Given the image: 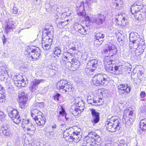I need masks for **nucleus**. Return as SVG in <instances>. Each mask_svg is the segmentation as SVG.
Returning a JSON list of instances; mask_svg holds the SVG:
<instances>
[{
	"mask_svg": "<svg viewBox=\"0 0 146 146\" xmlns=\"http://www.w3.org/2000/svg\"><path fill=\"white\" fill-rule=\"evenodd\" d=\"M117 49L115 46L113 44L109 43L107 48L102 50V53L106 58L104 59V68L108 72L113 74L118 75L122 73V69L120 66H116L114 64Z\"/></svg>",
	"mask_w": 146,
	"mask_h": 146,
	"instance_id": "obj_1",
	"label": "nucleus"
},
{
	"mask_svg": "<svg viewBox=\"0 0 146 146\" xmlns=\"http://www.w3.org/2000/svg\"><path fill=\"white\" fill-rule=\"evenodd\" d=\"M120 121L119 118L117 116H113L110 118H108L106 124L107 129L112 132L119 130L121 127Z\"/></svg>",
	"mask_w": 146,
	"mask_h": 146,
	"instance_id": "obj_2",
	"label": "nucleus"
},
{
	"mask_svg": "<svg viewBox=\"0 0 146 146\" xmlns=\"http://www.w3.org/2000/svg\"><path fill=\"white\" fill-rule=\"evenodd\" d=\"M56 88L60 92L64 93L70 94L72 93L74 88L71 84L65 80H61L58 82L56 85Z\"/></svg>",
	"mask_w": 146,
	"mask_h": 146,
	"instance_id": "obj_3",
	"label": "nucleus"
},
{
	"mask_svg": "<svg viewBox=\"0 0 146 146\" xmlns=\"http://www.w3.org/2000/svg\"><path fill=\"white\" fill-rule=\"evenodd\" d=\"M110 78L106 74H98L93 78V84L95 86H100L103 85L105 86L109 83Z\"/></svg>",
	"mask_w": 146,
	"mask_h": 146,
	"instance_id": "obj_4",
	"label": "nucleus"
},
{
	"mask_svg": "<svg viewBox=\"0 0 146 146\" xmlns=\"http://www.w3.org/2000/svg\"><path fill=\"white\" fill-rule=\"evenodd\" d=\"M40 53V50L38 47L34 48L29 47L25 52V55L31 61L36 60L39 58Z\"/></svg>",
	"mask_w": 146,
	"mask_h": 146,
	"instance_id": "obj_5",
	"label": "nucleus"
},
{
	"mask_svg": "<svg viewBox=\"0 0 146 146\" xmlns=\"http://www.w3.org/2000/svg\"><path fill=\"white\" fill-rule=\"evenodd\" d=\"M135 117V114L131 109H126L124 111L122 121L126 126H131L133 123Z\"/></svg>",
	"mask_w": 146,
	"mask_h": 146,
	"instance_id": "obj_6",
	"label": "nucleus"
},
{
	"mask_svg": "<svg viewBox=\"0 0 146 146\" xmlns=\"http://www.w3.org/2000/svg\"><path fill=\"white\" fill-rule=\"evenodd\" d=\"M141 8L138 5L135 4L133 5L131 8L132 14L134 15L135 18L137 20H142L146 17L145 14L140 11Z\"/></svg>",
	"mask_w": 146,
	"mask_h": 146,
	"instance_id": "obj_7",
	"label": "nucleus"
},
{
	"mask_svg": "<svg viewBox=\"0 0 146 146\" xmlns=\"http://www.w3.org/2000/svg\"><path fill=\"white\" fill-rule=\"evenodd\" d=\"M8 115L14 123L18 124L21 122V118L17 110L11 108L9 112Z\"/></svg>",
	"mask_w": 146,
	"mask_h": 146,
	"instance_id": "obj_8",
	"label": "nucleus"
},
{
	"mask_svg": "<svg viewBox=\"0 0 146 146\" xmlns=\"http://www.w3.org/2000/svg\"><path fill=\"white\" fill-rule=\"evenodd\" d=\"M13 134V132L10 127L4 125H0V135H1L11 137Z\"/></svg>",
	"mask_w": 146,
	"mask_h": 146,
	"instance_id": "obj_9",
	"label": "nucleus"
},
{
	"mask_svg": "<svg viewBox=\"0 0 146 146\" xmlns=\"http://www.w3.org/2000/svg\"><path fill=\"white\" fill-rule=\"evenodd\" d=\"M87 102L88 103L94 106H100L102 105L103 103L104 100L102 98H100L97 100L94 97V95L92 96H88L87 98Z\"/></svg>",
	"mask_w": 146,
	"mask_h": 146,
	"instance_id": "obj_10",
	"label": "nucleus"
},
{
	"mask_svg": "<svg viewBox=\"0 0 146 146\" xmlns=\"http://www.w3.org/2000/svg\"><path fill=\"white\" fill-rule=\"evenodd\" d=\"M45 80L42 79H34L31 82L30 89L31 92H34L40 83H43Z\"/></svg>",
	"mask_w": 146,
	"mask_h": 146,
	"instance_id": "obj_11",
	"label": "nucleus"
},
{
	"mask_svg": "<svg viewBox=\"0 0 146 146\" xmlns=\"http://www.w3.org/2000/svg\"><path fill=\"white\" fill-rule=\"evenodd\" d=\"M92 117L91 121L93 123H98L100 120V113L97 111L95 109H90Z\"/></svg>",
	"mask_w": 146,
	"mask_h": 146,
	"instance_id": "obj_12",
	"label": "nucleus"
},
{
	"mask_svg": "<svg viewBox=\"0 0 146 146\" xmlns=\"http://www.w3.org/2000/svg\"><path fill=\"white\" fill-rule=\"evenodd\" d=\"M69 129L72 131V135H74L76 137H77L79 141L81 138V136L80 134L81 129L77 126H74L70 128Z\"/></svg>",
	"mask_w": 146,
	"mask_h": 146,
	"instance_id": "obj_13",
	"label": "nucleus"
},
{
	"mask_svg": "<svg viewBox=\"0 0 146 146\" xmlns=\"http://www.w3.org/2000/svg\"><path fill=\"white\" fill-rule=\"evenodd\" d=\"M129 39L131 41L139 42L140 43H144L143 40L140 37L139 35L136 32L131 33L129 36Z\"/></svg>",
	"mask_w": 146,
	"mask_h": 146,
	"instance_id": "obj_14",
	"label": "nucleus"
},
{
	"mask_svg": "<svg viewBox=\"0 0 146 146\" xmlns=\"http://www.w3.org/2000/svg\"><path fill=\"white\" fill-rule=\"evenodd\" d=\"M43 31L42 34L50 35H53V28L52 26L50 25L46 24L43 28Z\"/></svg>",
	"mask_w": 146,
	"mask_h": 146,
	"instance_id": "obj_15",
	"label": "nucleus"
},
{
	"mask_svg": "<svg viewBox=\"0 0 146 146\" xmlns=\"http://www.w3.org/2000/svg\"><path fill=\"white\" fill-rule=\"evenodd\" d=\"M53 36L45 35L44 34H42V43H44L45 44H47L51 45L53 39Z\"/></svg>",
	"mask_w": 146,
	"mask_h": 146,
	"instance_id": "obj_16",
	"label": "nucleus"
},
{
	"mask_svg": "<svg viewBox=\"0 0 146 146\" xmlns=\"http://www.w3.org/2000/svg\"><path fill=\"white\" fill-rule=\"evenodd\" d=\"M105 20V17L103 15L99 14L92 18L93 22L98 25L102 24Z\"/></svg>",
	"mask_w": 146,
	"mask_h": 146,
	"instance_id": "obj_17",
	"label": "nucleus"
},
{
	"mask_svg": "<svg viewBox=\"0 0 146 146\" xmlns=\"http://www.w3.org/2000/svg\"><path fill=\"white\" fill-rule=\"evenodd\" d=\"M87 65L88 66H90L89 70L91 72H93L98 66V61L95 59H90L89 60Z\"/></svg>",
	"mask_w": 146,
	"mask_h": 146,
	"instance_id": "obj_18",
	"label": "nucleus"
},
{
	"mask_svg": "<svg viewBox=\"0 0 146 146\" xmlns=\"http://www.w3.org/2000/svg\"><path fill=\"white\" fill-rule=\"evenodd\" d=\"M15 23L13 21L12 19H10L8 20V21L7 22V24L6 25L5 32L7 33L9 31H11L13 30V29L15 28Z\"/></svg>",
	"mask_w": 146,
	"mask_h": 146,
	"instance_id": "obj_19",
	"label": "nucleus"
},
{
	"mask_svg": "<svg viewBox=\"0 0 146 146\" xmlns=\"http://www.w3.org/2000/svg\"><path fill=\"white\" fill-rule=\"evenodd\" d=\"M34 119L38 125H43L45 123L46 118L45 117L42 116V114L38 115Z\"/></svg>",
	"mask_w": 146,
	"mask_h": 146,
	"instance_id": "obj_20",
	"label": "nucleus"
},
{
	"mask_svg": "<svg viewBox=\"0 0 146 146\" xmlns=\"http://www.w3.org/2000/svg\"><path fill=\"white\" fill-rule=\"evenodd\" d=\"M76 10L77 14L78 15L81 16L83 15L84 10L83 1L81 2L77 5Z\"/></svg>",
	"mask_w": 146,
	"mask_h": 146,
	"instance_id": "obj_21",
	"label": "nucleus"
},
{
	"mask_svg": "<svg viewBox=\"0 0 146 146\" xmlns=\"http://www.w3.org/2000/svg\"><path fill=\"white\" fill-rule=\"evenodd\" d=\"M75 103V105L77 108L80 110V111H83L84 108V103L83 101L80 98H76Z\"/></svg>",
	"mask_w": 146,
	"mask_h": 146,
	"instance_id": "obj_22",
	"label": "nucleus"
},
{
	"mask_svg": "<svg viewBox=\"0 0 146 146\" xmlns=\"http://www.w3.org/2000/svg\"><path fill=\"white\" fill-rule=\"evenodd\" d=\"M144 43H140L139 42L136 41H131L130 40L129 42V48L131 49H133L135 50L137 49L138 47H141L144 44Z\"/></svg>",
	"mask_w": 146,
	"mask_h": 146,
	"instance_id": "obj_23",
	"label": "nucleus"
},
{
	"mask_svg": "<svg viewBox=\"0 0 146 146\" xmlns=\"http://www.w3.org/2000/svg\"><path fill=\"white\" fill-rule=\"evenodd\" d=\"M104 35L102 33L100 32H97L95 35L96 40H94L95 43H96L98 42L99 43L98 44H101L102 42V41L104 38Z\"/></svg>",
	"mask_w": 146,
	"mask_h": 146,
	"instance_id": "obj_24",
	"label": "nucleus"
},
{
	"mask_svg": "<svg viewBox=\"0 0 146 146\" xmlns=\"http://www.w3.org/2000/svg\"><path fill=\"white\" fill-rule=\"evenodd\" d=\"M91 135H90V137H91L92 139H93V141L94 142L99 143H100L101 141V139L100 136L98 135L96 132H90Z\"/></svg>",
	"mask_w": 146,
	"mask_h": 146,
	"instance_id": "obj_25",
	"label": "nucleus"
},
{
	"mask_svg": "<svg viewBox=\"0 0 146 146\" xmlns=\"http://www.w3.org/2000/svg\"><path fill=\"white\" fill-rule=\"evenodd\" d=\"M22 79H18L17 78V80H14V84L16 86L19 87H24L25 86L26 82L24 80V79L23 78L22 76H21Z\"/></svg>",
	"mask_w": 146,
	"mask_h": 146,
	"instance_id": "obj_26",
	"label": "nucleus"
},
{
	"mask_svg": "<svg viewBox=\"0 0 146 146\" xmlns=\"http://www.w3.org/2000/svg\"><path fill=\"white\" fill-rule=\"evenodd\" d=\"M77 29V31L82 35H86L87 33V27H83L80 25H78Z\"/></svg>",
	"mask_w": 146,
	"mask_h": 146,
	"instance_id": "obj_27",
	"label": "nucleus"
},
{
	"mask_svg": "<svg viewBox=\"0 0 146 146\" xmlns=\"http://www.w3.org/2000/svg\"><path fill=\"white\" fill-rule=\"evenodd\" d=\"M113 5L115 6V8L117 10H119L121 9L123 6V3L122 1L118 0L113 3Z\"/></svg>",
	"mask_w": 146,
	"mask_h": 146,
	"instance_id": "obj_28",
	"label": "nucleus"
},
{
	"mask_svg": "<svg viewBox=\"0 0 146 146\" xmlns=\"http://www.w3.org/2000/svg\"><path fill=\"white\" fill-rule=\"evenodd\" d=\"M124 86V84H119L117 86V88L119 90V93L120 96L122 97H125V93H123L124 89L123 87Z\"/></svg>",
	"mask_w": 146,
	"mask_h": 146,
	"instance_id": "obj_29",
	"label": "nucleus"
},
{
	"mask_svg": "<svg viewBox=\"0 0 146 146\" xmlns=\"http://www.w3.org/2000/svg\"><path fill=\"white\" fill-rule=\"evenodd\" d=\"M73 55V53L64 52L63 54V56L64 58H65L66 59L64 60H69V61H71L74 58Z\"/></svg>",
	"mask_w": 146,
	"mask_h": 146,
	"instance_id": "obj_30",
	"label": "nucleus"
},
{
	"mask_svg": "<svg viewBox=\"0 0 146 146\" xmlns=\"http://www.w3.org/2000/svg\"><path fill=\"white\" fill-rule=\"evenodd\" d=\"M42 113L36 109L33 108L31 110V115L34 119L38 115L42 114Z\"/></svg>",
	"mask_w": 146,
	"mask_h": 146,
	"instance_id": "obj_31",
	"label": "nucleus"
},
{
	"mask_svg": "<svg viewBox=\"0 0 146 146\" xmlns=\"http://www.w3.org/2000/svg\"><path fill=\"white\" fill-rule=\"evenodd\" d=\"M68 62L71 64V67H74L76 68H78L80 64L79 61L77 59L74 58L71 61H69Z\"/></svg>",
	"mask_w": 146,
	"mask_h": 146,
	"instance_id": "obj_32",
	"label": "nucleus"
},
{
	"mask_svg": "<svg viewBox=\"0 0 146 146\" xmlns=\"http://www.w3.org/2000/svg\"><path fill=\"white\" fill-rule=\"evenodd\" d=\"M22 126L24 129V128L31 125L32 124L30 123L29 119L27 118L23 119H22Z\"/></svg>",
	"mask_w": 146,
	"mask_h": 146,
	"instance_id": "obj_33",
	"label": "nucleus"
},
{
	"mask_svg": "<svg viewBox=\"0 0 146 146\" xmlns=\"http://www.w3.org/2000/svg\"><path fill=\"white\" fill-rule=\"evenodd\" d=\"M139 126L141 130L143 131H146V118H144L141 120Z\"/></svg>",
	"mask_w": 146,
	"mask_h": 146,
	"instance_id": "obj_34",
	"label": "nucleus"
},
{
	"mask_svg": "<svg viewBox=\"0 0 146 146\" xmlns=\"http://www.w3.org/2000/svg\"><path fill=\"white\" fill-rule=\"evenodd\" d=\"M90 132L89 133L87 136L84 139V140L86 145L88 146V145H89L90 144L93 142V139H92L91 137H90V135H91Z\"/></svg>",
	"mask_w": 146,
	"mask_h": 146,
	"instance_id": "obj_35",
	"label": "nucleus"
},
{
	"mask_svg": "<svg viewBox=\"0 0 146 146\" xmlns=\"http://www.w3.org/2000/svg\"><path fill=\"white\" fill-rule=\"evenodd\" d=\"M24 130L25 131H27L28 134H31L35 131V128L34 125L32 124L31 125H29L28 127L24 128Z\"/></svg>",
	"mask_w": 146,
	"mask_h": 146,
	"instance_id": "obj_36",
	"label": "nucleus"
},
{
	"mask_svg": "<svg viewBox=\"0 0 146 146\" xmlns=\"http://www.w3.org/2000/svg\"><path fill=\"white\" fill-rule=\"evenodd\" d=\"M21 98L19 100V105L20 107L22 109L24 108H25L27 102V99L26 98L25 99Z\"/></svg>",
	"mask_w": 146,
	"mask_h": 146,
	"instance_id": "obj_37",
	"label": "nucleus"
},
{
	"mask_svg": "<svg viewBox=\"0 0 146 146\" xmlns=\"http://www.w3.org/2000/svg\"><path fill=\"white\" fill-rule=\"evenodd\" d=\"M68 19L66 21L62 20L57 24V26L59 28H62L68 24Z\"/></svg>",
	"mask_w": 146,
	"mask_h": 146,
	"instance_id": "obj_38",
	"label": "nucleus"
},
{
	"mask_svg": "<svg viewBox=\"0 0 146 146\" xmlns=\"http://www.w3.org/2000/svg\"><path fill=\"white\" fill-rule=\"evenodd\" d=\"M54 54L58 57L60 56L61 53V50L60 46H56L54 50Z\"/></svg>",
	"mask_w": 146,
	"mask_h": 146,
	"instance_id": "obj_39",
	"label": "nucleus"
},
{
	"mask_svg": "<svg viewBox=\"0 0 146 146\" xmlns=\"http://www.w3.org/2000/svg\"><path fill=\"white\" fill-rule=\"evenodd\" d=\"M6 66L5 63L4 62H0V72H5L6 74H8L7 70H6Z\"/></svg>",
	"mask_w": 146,
	"mask_h": 146,
	"instance_id": "obj_40",
	"label": "nucleus"
},
{
	"mask_svg": "<svg viewBox=\"0 0 146 146\" xmlns=\"http://www.w3.org/2000/svg\"><path fill=\"white\" fill-rule=\"evenodd\" d=\"M71 110H73V109H71L70 111H72V114L74 116L78 115L81 112L83 111H80V109L78 108H74V110L73 111H72Z\"/></svg>",
	"mask_w": 146,
	"mask_h": 146,
	"instance_id": "obj_41",
	"label": "nucleus"
},
{
	"mask_svg": "<svg viewBox=\"0 0 146 146\" xmlns=\"http://www.w3.org/2000/svg\"><path fill=\"white\" fill-rule=\"evenodd\" d=\"M124 90V92H123V93H125V96L127 95V94L130 91L131 88L129 87L128 85L126 84H124V86H123V87Z\"/></svg>",
	"mask_w": 146,
	"mask_h": 146,
	"instance_id": "obj_42",
	"label": "nucleus"
},
{
	"mask_svg": "<svg viewBox=\"0 0 146 146\" xmlns=\"http://www.w3.org/2000/svg\"><path fill=\"white\" fill-rule=\"evenodd\" d=\"M141 47L139 48V47L138 48H137V49H136L134 50V51L135 52V53L136 54V55H140L143 52V50Z\"/></svg>",
	"mask_w": 146,
	"mask_h": 146,
	"instance_id": "obj_43",
	"label": "nucleus"
},
{
	"mask_svg": "<svg viewBox=\"0 0 146 146\" xmlns=\"http://www.w3.org/2000/svg\"><path fill=\"white\" fill-rule=\"evenodd\" d=\"M42 46L44 50H47L50 49L51 45L43 43H42Z\"/></svg>",
	"mask_w": 146,
	"mask_h": 146,
	"instance_id": "obj_44",
	"label": "nucleus"
},
{
	"mask_svg": "<svg viewBox=\"0 0 146 146\" xmlns=\"http://www.w3.org/2000/svg\"><path fill=\"white\" fill-rule=\"evenodd\" d=\"M6 115L1 112L0 115V120L2 122H3L6 120Z\"/></svg>",
	"mask_w": 146,
	"mask_h": 146,
	"instance_id": "obj_45",
	"label": "nucleus"
},
{
	"mask_svg": "<svg viewBox=\"0 0 146 146\" xmlns=\"http://www.w3.org/2000/svg\"><path fill=\"white\" fill-rule=\"evenodd\" d=\"M96 0H86V2L88 6L90 7V6L94 3L96 2Z\"/></svg>",
	"mask_w": 146,
	"mask_h": 146,
	"instance_id": "obj_46",
	"label": "nucleus"
},
{
	"mask_svg": "<svg viewBox=\"0 0 146 146\" xmlns=\"http://www.w3.org/2000/svg\"><path fill=\"white\" fill-rule=\"evenodd\" d=\"M5 96L0 92V103L5 102Z\"/></svg>",
	"mask_w": 146,
	"mask_h": 146,
	"instance_id": "obj_47",
	"label": "nucleus"
},
{
	"mask_svg": "<svg viewBox=\"0 0 146 146\" xmlns=\"http://www.w3.org/2000/svg\"><path fill=\"white\" fill-rule=\"evenodd\" d=\"M19 100H20L21 98L23 99H24V98H26V99H28V98L25 95V93L23 92H21L20 94L19 95Z\"/></svg>",
	"mask_w": 146,
	"mask_h": 146,
	"instance_id": "obj_48",
	"label": "nucleus"
},
{
	"mask_svg": "<svg viewBox=\"0 0 146 146\" xmlns=\"http://www.w3.org/2000/svg\"><path fill=\"white\" fill-rule=\"evenodd\" d=\"M88 54L87 52H85L84 53H83L82 55V58L83 60H86L87 58H88Z\"/></svg>",
	"mask_w": 146,
	"mask_h": 146,
	"instance_id": "obj_49",
	"label": "nucleus"
},
{
	"mask_svg": "<svg viewBox=\"0 0 146 146\" xmlns=\"http://www.w3.org/2000/svg\"><path fill=\"white\" fill-rule=\"evenodd\" d=\"M61 110L59 111V113L60 115H62L63 116H65V115H66V113L64 110V109L61 107Z\"/></svg>",
	"mask_w": 146,
	"mask_h": 146,
	"instance_id": "obj_50",
	"label": "nucleus"
},
{
	"mask_svg": "<svg viewBox=\"0 0 146 146\" xmlns=\"http://www.w3.org/2000/svg\"><path fill=\"white\" fill-rule=\"evenodd\" d=\"M61 110L59 111V113L60 115H62L63 116H65V115H66V113L64 110V109L61 107Z\"/></svg>",
	"mask_w": 146,
	"mask_h": 146,
	"instance_id": "obj_51",
	"label": "nucleus"
},
{
	"mask_svg": "<svg viewBox=\"0 0 146 146\" xmlns=\"http://www.w3.org/2000/svg\"><path fill=\"white\" fill-rule=\"evenodd\" d=\"M71 136H70L69 137L71 139H72V140H74V139L76 140V141H79V139H78V137H76L75 136H74V135H72V134H71Z\"/></svg>",
	"mask_w": 146,
	"mask_h": 146,
	"instance_id": "obj_52",
	"label": "nucleus"
},
{
	"mask_svg": "<svg viewBox=\"0 0 146 146\" xmlns=\"http://www.w3.org/2000/svg\"><path fill=\"white\" fill-rule=\"evenodd\" d=\"M36 105L40 108H42L43 107L44 104L42 102H38L36 103Z\"/></svg>",
	"mask_w": 146,
	"mask_h": 146,
	"instance_id": "obj_53",
	"label": "nucleus"
},
{
	"mask_svg": "<svg viewBox=\"0 0 146 146\" xmlns=\"http://www.w3.org/2000/svg\"><path fill=\"white\" fill-rule=\"evenodd\" d=\"M60 96V95L59 94L57 93L54 97V99L57 101L58 100Z\"/></svg>",
	"mask_w": 146,
	"mask_h": 146,
	"instance_id": "obj_54",
	"label": "nucleus"
},
{
	"mask_svg": "<svg viewBox=\"0 0 146 146\" xmlns=\"http://www.w3.org/2000/svg\"><path fill=\"white\" fill-rule=\"evenodd\" d=\"M98 143L93 142L90 144L89 145H88V146H98Z\"/></svg>",
	"mask_w": 146,
	"mask_h": 146,
	"instance_id": "obj_55",
	"label": "nucleus"
},
{
	"mask_svg": "<svg viewBox=\"0 0 146 146\" xmlns=\"http://www.w3.org/2000/svg\"><path fill=\"white\" fill-rule=\"evenodd\" d=\"M12 12L14 14H16L18 12L17 9L15 7H13L12 9Z\"/></svg>",
	"mask_w": 146,
	"mask_h": 146,
	"instance_id": "obj_56",
	"label": "nucleus"
},
{
	"mask_svg": "<svg viewBox=\"0 0 146 146\" xmlns=\"http://www.w3.org/2000/svg\"><path fill=\"white\" fill-rule=\"evenodd\" d=\"M140 96L141 98H143L145 97L146 96L145 92L143 91L141 92L140 93Z\"/></svg>",
	"mask_w": 146,
	"mask_h": 146,
	"instance_id": "obj_57",
	"label": "nucleus"
},
{
	"mask_svg": "<svg viewBox=\"0 0 146 146\" xmlns=\"http://www.w3.org/2000/svg\"><path fill=\"white\" fill-rule=\"evenodd\" d=\"M3 45H5L6 43V41L7 39L5 38L4 35H3L2 38Z\"/></svg>",
	"mask_w": 146,
	"mask_h": 146,
	"instance_id": "obj_58",
	"label": "nucleus"
},
{
	"mask_svg": "<svg viewBox=\"0 0 146 146\" xmlns=\"http://www.w3.org/2000/svg\"><path fill=\"white\" fill-rule=\"evenodd\" d=\"M119 16H121V17H118V18H117L116 19V20L117 21H121V22L122 20H121V18L122 19H123L124 18L123 17H122V16H121V15H119Z\"/></svg>",
	"mask_w": 146,
	"mask_h": 146,
	"instance_id": "obj_59",
	"label": "nucleus"
},
{
	"mask_svg": "<svg viewBox=\"0 0 146 146\" xmlns=\"http://www.w3.org/2000/svg\"><path fill=\"white\" fill-rule=\"evenodd\" d=\"M127 68H128L127 69L130 70H131L132 67L131 65L129 64H128L127 65Z\"/></svg>",
	"mask_w": 146,
	"mask_h": 146,
	"instance_id": "obj_60",
	"label": "nucleus"
},
{
	"mask_svg": "<svg viewBox=\"0 0 146 146\" xmlns=\"http://www.w3.org/2000/svg\"><path fill=\"white\" fill-rule=\"evenodd\" d=\"M119 36H117L118 37V41L119 42H120L122 41L123 40V38H122L121 37H119V35H118Z\"/></svg>",
	"mask_w": 146,
	"mask_h": 146,
	"instance_id": "obj_61",
	"label": "nucleus"
},
{
	"mask_svg": "<svg viewBox=\"0 0 146 146\" xmlns=\"http://www.w3.org/2000/svg\"><path fill=\"white\" fill-rule=\"evenodd\" d=\"M76 50V48L75 47L72 46V47L71 48H70V52H72V51H70V50Z\"/></svg>",
	"mask_w": 146,
	"mask_h": 146,
	"instance_id": "obj_62",
	"label": "nucleus"
},
{
	"mask_svg": "<svg viewBox=\"0 0 146 146\" xmlns=\"http://www.w3.org/2000/svg\"><path fill=\"white\" fill-rule=\"evenodd\" d=\"M4 90L3 87L0 84V91L1 90L2 92H3Z\"/></svg>",
	"mask_w": 146,
	"mask_h": 146,
	"instance_id": "obj_63",
	"label": "nucleus"
},
{
	"mask_svg": "<svg viewBox=\"0 0 146 146\" xmlns=\"http://www.w3.org/2000/svg\"><path fill=\"white\" fill-rule=\"evenodd\" d=\"M106 92H107L106 90H104V89H103L102 91L101 92V93L102 95H103L104 94V92L105 93H106Z\"/></svg>",
	"mask_w": 146,
	"mask_h": 146,
	"instance_id": "obj_64",
	"label": "nucleus"
}]
</instances>
